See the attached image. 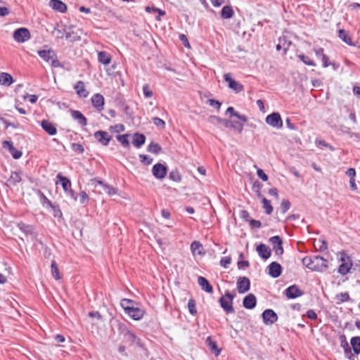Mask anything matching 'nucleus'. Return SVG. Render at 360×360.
Listing matches in <instances>:
<instances>
[{
  "instance_id": "42",
  "label": "nucleus",
  "mask_w": 360,
  "mask_h": 360,
  "mask_svg": "<svg viewBox=\"0 0 360 360\" xmlns=\"http://www.w3.org/2000/svg\"><path fill=\"white\" fill-rule=\"evenodd\" d=\"M263 207L267 214H271L273 212V207L271 205L270 201L266 198H262Z\"/></svg>"
},
{
  "instance_id": "48",
  "label": "nucleus",
  "mask_w": 360,
  "mask_h": 360,
  "mask_svg": "<svg viewBox=\"0 0 360 360\" xmlns=\"http://www.w3.org/2000/svg\"><path fill=\"white\" fill-rule=\"evenodd\" d=\"M143 91L144 96L146 98H150L153 96V91L150 89V86L148 84H145L143 86Z\"/></svg>"
},
{
  "instance_id": "28",
  "label": "nucleus",
  "mask_w": 360,
  "mask_h": 360,
  "mask_svg": "<svg viewBox=\"0 0 360 360\" xmlns=\"http://www.w3.org/2000/svg\"><path fill=\"white\" fill-rule=\"evenodd\" d=\"M13 82L12 76L6 72L0 74V84L5 86H10Z\"/></svg>"
},
{
  "instance_id": "16",
  "label": "nucleus",
  "mask_w": 360,
  "mask_h": 360,
  "mask_svg": "<svg viewBox=\"0 0 360 360\" xmlns=\"http://www.w3.org/2000/svg\"><path fill=\"white\" fill-rule=\"evenodd\" d=\"M42 129L49 135L53 136L57 133L56 126L49 120H44L41 122Z\"/></svg>"
},
{
  "instance_id": "25",
  "label": "nucleus",
  "mask_w": 360,
  "mask_h": 360,
  "mask_svg": "<svg viewBox=\"0 0 360 360\" xmlns=\"http://www.w3.org/2000/svg\"><path fill=\"white\" fill-rule=\"evenodd\" d=\"M39 56L45 61L49 62L56 57L54 51L51 49H44L38 51Z\"/></svg>"
},
{
  "instance_id": "24",
  "label": "nucleus",
  "mask_w": 360,
  "mask_h": 360,
  "mask_svg": "<svg viewBox=\"0 0 360 360\" xmlns=\"http://www.w3.org/2000/svg\"><path fill=\"white\" fill-rule=\"evenodd\" d=\"M49 6L60 13H64L67 10L66 5L60 0H51L49 1Z\"/></svg>"
},
{
  "instance_id": "30",
  "label": "nucleus",
  "mask_w": 360,
  "mask_h": 360,
  "mask_svg": "<svg viewBox=\"0 0 360 360\" xmlns=\"http://www.w3.org/2000/svg\"><path fill=\"white\" fill-rule=\"evenodd\" d=\"M350 344L352 347L354 353L355 354H360V337H353L350 340Z\"/></svg>"
},
{
  "instance_id": "23",
  "label": "nucleus",
  "mask_w": 360,
  "mask_h": 360,
  "mask_svg": "<svg viewBox=\"0 0 360 360\" xmlns=\"http://www.w3.org/2000/svg\"><path fill=\"white\" fill-rule=\"evenodd\" d=\"M198 283L202 290L208 293H212L213 292L212 286L205 277L199 276L198 278Z\"/></svg>"
},
{
  "instance_id": "58",
  "label": "nucleus",
  "mask_w": 360,
  "mask_h": 360,
  "mask_svg": "<svg viewBox=\"0 0 360 360\" xmlns=\"http://www.w3.org/2000/svg\"><path fill=\"white\" fill-rule=\"evenodd\" d=\"M249 223L252 229H259L262 226V223L258 220L251 219Z\"/></svg>"
},
{
  "instance_id": "59",
  "label": "nucleus",
  "mask_w": 360,
  "mask_h": 360,
  "mask_svg": "<svg viewBox=\"0 0 360 360\" xmlns=\"http://www.w3.org/2000/svg\"><path fill=\"white\" fill-rule=\"evenodd\" d=\"M240 217L243 219L245 221L250 222V221L252 219L250 218V216L249 214V212L246 210H242L240 212Z\"/></svg>"
},
{
  "instance_id": "50",
  "label": "nucleus",
  "mask_w": 360,
  "mask_h": 360,
  "mask_svg": "<svg viewBox=\"0 0 360 360\" xmlns=\"http://www.w3.org/2000/svg\"><path fill=\"white\" fill-rule=\"evenodd\" d=\"M336 298L340 302H347L349 300V295L348 292H340L336 295Z\"/></svg>"
},
{
  "instance_id": "56",
  "label": "nucleus",
  "mask_w": 360,
  "mask_h": 360,
  "mask_svg": "<svg viewBox=\"0 0 360 360\" xmlns=\"http://www.w3.org/2000/svg\"><path fill=\"white\" fill-rule=\"evenodd\" d=\"M257 174L262 181H266L268 180V176L262 169H257Z\"/></svg>"
},
{
  "instance_id": "20",
  "label": "nucleus",
  "mask_w": 360,
  "mask_h": 360,
  "mask_svg": "<svg viewBox=\"0 0 360 360\" xmlns=\"http://www.w3.org/2000/svg\"><path fill=\"white\" fill-rule=\"evenodd\" d=\"M257 304L256 297L253 294H249L245 296L243 301V307L246 309H253Z\"/></svg>"
},
{
  "instance_id": "60",
  "label": "nucleus",
  "mask_w": 360,
  "mask_h": 360,
  "mask_svg": "<svg viewBox=\"0 0 360 360\" xmlns=\"http://www.w3.org/2000/svg\"><path fill=\"white\" fill-rule=\"evenodd\" d=\"M202 248V245L198 241H193L191 245V249L193 252Z\"/></svg>"
},
{
  "instance_id": "22",
  "label": "nucleus",
  "mask_w": 360,
  "mask_h": 360,
  "mask_svg": "<svg viewBox=\"0 0 360 360\" xmlns=\"http://www.w3.org/2000/svg\"><path fill=\"white\" fill-rule=\"evenodd\" d=\"M77 94L81 98H86L89 95L88 91L85 88L84 83L82 81L77 82L74 86Z\"/></svg>"
},
{
  "instance_id": "52",
  "label": "nucleus",
  "mask_w": 360,
  "mask_h": 360,
  "mask_svg": "<svg viewBox=\"0 0 360 360\" xmlns=\"http://www.w3.org/2000/svg\"><path fill=\"white\" fill-rule=\"evenodd\" d=\"M231 262V258L230 257H222L220 260V264L224 268L226 269Z\"/></svg>"
},
{
  "instance_id": "64",
  "label": "nucleus",
  "mask_w": 360,
  "mask_h": 360,
  "mask_svg": "<svg viewBox=\"0 0 360 360\" xmlns=\"http://www.w3.org/2000/svg\"><path fill=\"white\" fill-rule=\"evenodd\" d=\"M347 134H349L350 138L354 139V141H360V134L353 133V132H350V131H348Z\"/></svg>"
},
{
  "instance_id": "15",
  "label": "nucleus",
  "mask_w": 360,
  "mask_h": 360,
  "mask_svg": "<svg viewBox=\"0 0 360 360\" xmlns=\"http://www.w3.org/2000/svg\"><path fill=\"white\" fill-rule=\"evenodd\" d=\"M70 115L75 120L77 121L78 124L80 126L84 127L87 124L86 118L80 111L76 110H71Z\"/></svg>"
},
{
  "instance_id": "44",
  "label": "nucleus",
  "mask_w": 360,
  "mask_h": 360,
  "mask_svg": "<svg viewBox=\"0 0 360 360\" xmlns=\"http://www.w3.org/2000/svg\"><path fill=\"white\" fill-rule=\"evenodd\" d=\"M128 134L118 135L117 139L126 148L129 147V142L128 141Z\"/></svg>"
},
{
  "instance_id": "63",
  "label": "nucleus",
  "mask_w": 360,
  "mask_h": 360,
  "mask_svg": "<svg viewBox=\"0 0 360 360\" xmlns=\"http://www.w3.org/2000/svg\"><path fill=\"white\" fill-rule=\"evenodd\" d=\"M208 103L211 106L216 108L218 110L220 108L221 105L220 102L214 99H209Z\"/></svg>"
},
{
  "instance_id": "47",
  "label": "nucleus",
  "mask_w": 360,
  "mask_h": 360,
  "mask_svg": "<svg viewBox=\"0 0 360 360\" xmlns=\"http://www.w3.org/2000/svg\"><path fill=\"white\" fill-rule=\"evenodd\" d=\"M207 342L208 343V345L212 349V350L215 351L216 356H218L220 353V350L217 349L216 342L212 341L210 337L207 338Z\"/></svg>"
},
{
  "instance_id": "43",
  "label": "nucleus",
  "mask_w": 360,
  "mask_h": 360,
  "mask_svg": "<svg viewBox=\"0 0 360 360\" xmlns=\"http://www.w3.org/2000/svg\"><path fill=\"white\" fill-rule=\"evenodd\" d=\"M188 308L189 312L192 315H195L197 314L196 304H195V300L190 299L188 300Z\"/></svg>"
},
{
  "instance_id": "45",
  "label": "nucleus",
  "mask_w": 360,
  "mask_h": 360,
  "mask_svg": "<svg viewBox=\"0 0 360 360\" xmlns=\"http://www.w3.org/2000/svg\"><path fill=\"white\" fill-rule=\"evenodd\" d=\"M298 58L306 65L309 66H316V63L314 60H311L308 56L304 54H300Z\"/></svg>"
},
{
  "instance_id": "54",
  "label": "nucleus",
  "mask_w": 360,
  "mask_h": 360,
  "mask_svg": "<svg viewBox=\"0 0 360 360\" xmlns=\"http://www.w3.org/2000/svg\"><path fill=\"white\" fill-rule=\"evenodd\" d=\"M72 149L78 153H82L84 150L82 145L76 143L72 144Z\"/></svg>"
},
{
  "instance_id": "62",
  "label": "nucleus",
  "mask_w": 360,
  "mask_h": 360,
  "mask_svg": "<svg viewBox=\"0 0 360 360\" xmlns=\"http://www.w3.org/2000/svg\"><path fill=\"white\" fill-rule=\"evenodd\" d=\"M340 346L342 348L347 347V346H349L348 342L347 341L346 336L344 334L340 335Z\"/></svg>"
},
{
  "instance_id": "61",
  "label": "nucleus",
  "mask_w": 360,
  "mask_h": 360,
  "mask_svg": "<svg viewBox=\"0 0 360 360\" xmlns=\"http://www.w3.org/2000/svg\"><path fill=\"white\" fill-rule=\"evenodd\" d=\"M179 39L181 41V42L183 43V44L184 45L185 47H188V48L190 47V44L188 42L187 37L185 34H180Z\"/></svg>"
},
{
  "instance_id": "34",
  "label": "nucleus",
  "mask_w": 360,
  "mask_h": 360,
  "mask_svg": "<svg viewBox=\"0 0 360 360\" xmlns=\"http://www.w3.org/2000/svg\"><path fill=\"white\" fill-rule=\"evenodd\" d=\"M221 17L224 19H229L233 15V10L230 6H225L223 7L221 12Z\"/></svg>"
},
{
  "instance_id": "40",
  "label": "nucleus",
  "mask_w": 360,
  "mask_h": 360,
  "mask_svg": "<svg viewBox=\"0 0 360 360\" xmlns=\"http://www.w3.org/2000/svg\"><path fill=\"white\" fill-rule=\"evenodd\" d=\"M21 181V177L18 172H12L8 181L9 184L15 185Z\"/></svg>"
},
{
  "instance_id": "21",
  "label": "nucleus",
  "mask_w": 360,
  "mask_h": 360,
  "mask_svg": "<svg viewBox=\"0 0 360 360\" xmlns=\"http://www.w3.org/2000/svg\"><path fill=\"white\" fill-rule=\"evenodd\" d=\"M18 227L27 236H32V238H36L37 236L34 231V228L31 225H27L24 223L18 224Z\"/></svg>"
},
{
  "instance_id": "37",
  "label": "nucleus",
  "mask_w": 360,
  "mask_h": 360,
  "mask_svg": "<svg viewBox=\"0 0 360 360\" xmlns=\"http://www.w3.org/2000/svg\"><path fill=\"white\" fill-rule=\"evenodd\" d=\"M51 268V274H52L53 277L56 280L60 279L61 277H60V275L59 273V270H58L57 264L55 261H52Z\"/></svg>"
},
{
  "instance_id": "53",
  "label": "nucleus",
  "mask_w": 360,
  "mask_h": 360,
  "mask_svg": "<svg viewBox=\"0 0 360 360\" xmlns=\"http://www.w3.org/2000/svg\"><path fill=\"white\" fill-rule=\"evenodd\" d=\"M65 38L67 39H70L71 41H75L79 40L80 37L77 35H75L74 32H65Z\"/></svg>"
},
{
  "instance_id": "49",
  "label": "nucleus",
  "mask_w": 360,
  "mask_h": 360,
  "mask_svg": "<svg viewBox=\"0 0 360 360\" xmlns=\"http://www.w3.org/2000/svg\"><path fill=\"white\" fill-rule=\"evenodd\" d=\"M290 207V202L288 200H283L281 203V209L283 213H285Z\"/></svg>"
},
{
  "instance_id": "12",
  "label": "nucleus",
  "mask_w": 360,
  "mask_h": 360,
  "mask_svg": "<svg viewBox=\"0 0 360 360\" xmlns=\"http://www.w3.org/2000/svg\"><path fill=\"white\" fill-rule=\"evenodd\" d=\"M127 313L131 319L134 320H140L143 318L145 311L143 309L138 307L136 305L131 309H127Z\"/></svg>"
},
{
  "instance_id": "29",
  "label": "nucleus",
  "mask_w": 360,
  "mask_h": 360,
  "mask_svg": "<svg viewBox=\"0 0 360 360\" xmlns=\"http://www.w3.org/2000/svg\"><path fill=\"white\" fill-rule=\"evenodd\" d=\"M338 37L347 44L353 46L352 40L349 33L345 30H340L338 32Z\"/></svg>"
},
{
  "instance_id": "10",
  "label": "nucleus",
  "mask_w": 360,
  "mask_h": 360,
  "mask_svg": "<svg viewBox=\"0 0 360 360\" xmlns=\"http://www.w3.org/2000/svg\"><path fill=\"white\" fill-rule=\"evenodd\" d=\"M270 243L273 245V250L278 255H281L283 253V248L282 246L283 241L278 236H275L269 239Z\"/></svg>"
},
{
  "instance_id": "35",
  "label": "nucleus",
  "mask_w": 360,
  "mask_h": 360,
  "mask_svg": "<svg viewBox=\"0 0 360 360\" xmlns=\"http://www.w3.org/2000/svg\"><path fill=\"white\" fill-rule=\"evenodd\" d=\"M120 304L125 311L126 314L128 312L127 309H131L133 307L137 305L136 303L129 299H122L121 300Z\"/></svg>"
},
{
  "instance_id": "51",
  "label": "nucleus",
  "mask_w": 360,
  "mask_h": 360,
  "mask_svg": "<svg viewBox=\"0 0 360 360\" xmlns=\"http://www.w3.org/2000/svg\"><path fill=\"white\" fill-rule=\"evenodd\" d=\"M153 124L157 127H160L162 129L165 127V122L162 119L155 117L153 118Z\"/></svg>"
},
{
  "instance_id": "55",
  "label": "nucleus",
  "mask_w": 360,
  "mask_h": 360,
  "mask_svg": "<svg viewBox=\"0 0 360 360\" xmlns=\"http://www.w3.org/2000/svg\"><path fill=\"white\" fill-rule=\"evenodd\" d=\"M89 198L85 191H82L79 193V201L82 204H85L88 202Z\"/></svg>"
},
{
  "instance_id": "27",
  "label": "nucleus",
  "mask_w": 360,
  "mask_h": 360,
  "mask_svg": "<svg viewBox=\"0 0 360 360\" xmlns=\"http://www.w3.org/2000/svg\"><path fill=\"white\" fill-rule=\"evenodd\" d=\"M146 141V137L143 134L136 133L133 137V145L136 148H140L144 144Z\"/></svg>"
},
{
  "instance_id": "3",
  "label": "nucleus",
  "mask_w": 360,
  "mask_h": 360,
  "mask_svg": "<svg viewBox=\"0 0 360 360\" xmlns=\"http://www.w3.org/2000/svg\"><path fill=\"white\" fill-rule=\"evenodd\" d=\"M233 298L234 296L229 291H226L224 295L219 299L221 307L227 314L233 313L234 311L233 307Z\"/></svg>"
},
{
  "instance_id": "18",
  "label": "nucleus",
  "mask_w": 360,
  "mask_h": 360,
  "mask_svg": "<svg viewBox=\"0 0 360 360\" xmlns=\"http://www.w3.org/2000/svg\"><path fill=\"white\" fill-rule=\"evenodd\" d=\"M91 103L94 108L101 111L103 109L104 98L101 94H96L91 97Z\"/></svg>"
},
{
  "instance_id": "38",
  "label": "nucleus",
  "mask_w": 360,
  "mask_h": 360,
  "mask_svg": "<svg viewBox=\"0 0 360 360\" xmlns=\"http://www.w3.org/2000/svg\"><path fill=\"white\" fill-rule=\"evenodd\" d=\"M148 151L154 154H158L161 150V146L158 143L152 142L148 146Z\"/></svg>"
},
{
  "instance_id": "26",
  "label": "nucleus",
  "mask_w": 360,
  "mask_h": 360,
  "mask_svg": "<svg viewBox=\"0 0 360 360\" xmlns=\"http://www.w3.org/2000/svg\"><path fill=\"white\" fill-rule=\"evenodd\" d=\"M342 263L340 265L338 268V273L342 276L346 275L352 266V264L351 262H345V259L343 257L341 258Z\"/></svg>"
},
{
  "instance_id": "6",
  "label": "nucleus",
  "mask_w": 360,
  "mask_h": 360,
  "mask_svg": "<svg viewBox=\"0 0 360 360\" xmlns=\"http://www.w3.org/2000/svg\"><path fill=\"white\" fill-rule=\"evenodd\" d=\"M224 80L228 83V86L236 93H239L243 90V86L240 83L234 80L230 73H226L224 75Z\"/></svg>"
},
{
  "instance_id": "41",
  "label": "nucleus",
  "mask_w": 360,
  "mask_h": 360,
  "mask_svg": "<svg viewBox=\"0 0 360 360\" xmlns=\"http://www.w3.org/2000/svg\"><path fill=\"white\" fill-rule=\"evenodd\" d=\"M9 152L14 159H19L22 155L21 151L13 146V144H9Z\"/></svg>"
},
{
  "instance_id": "14",
  "label": "nucleus",
  "mask_w": 360,
  "mask_h": 360,
  "mask_svg": "<svg viewBox=\"0 0 360 360\" xmlns=\"http://www.w3.org/2000/svg\"><path fill=\"white\" fill-rule=\"evenodd\" d=\"M94 137L103 146L108 145L111 139V136L108 133L104 131H98L95 132Z\"/></svg>"
},
{
  "instance_id": "1",
  "label": "nucleus",
  "mask_w": 360,
  "mask_h": 360,
  "mask_svg": "<svg viewBox=\"0 0 360 360\" xmlns=\"http://www.w3.org/2000/svg\"><path fill=\"white\" fill-rule=\"evenodd\" d=\"M303 265L314 271L323 272L328 269V262L321 256H307L302 260Z\"/></svg>"
},
{
  "instance_id": "36",
  "label": "nucleus",
  "mask_w": 360,
  "mask_h": 360,
  "mask_svg": "<svg viewBox=\"0 0 360 360\" xmlns=\"http://www.w3.org/2000/svg\"><path fill=\"white\" fill-rule=\"evenodd\" d=\"M91 181V185L94 186L95 189H98L97 191L98 193H104L103 192V187L108 186L107 184H104L101 181H98V180H96V179H92Z\"/></svg>"
},
{
  "instance_id": "9",
  "label": "nucleus",
  "mask_w": 360,
  "mask_h": 360,
  "mask_svg": "<svg viewBox=\"0 0 360 360\" xmlns=\"http://www.w3.org/2000/svg\"><path fill=\"white\" fill-rule=\"evenodd\" d=\"M263 321L266 325H271L278 320V316L272 309H266L262 313Z\"/></svg>"
},
{
  "instance_id": "5",
  "label": "nucleus",
  "mask_w": 360,
  "mask_h": 360,
  "mask_svg": "<svg viewBox=\"0 0 360 360\" xmlns=\"http://www.w3.org/2000/svg\"><path fill=\"white\" fill-rule=\"evenodd\" d=\"M14 39L19 43L27 41L30 38V34L27 28H19L13 32Z\"/></svg>"
},
{
  "instance_id": "33",
  "label": "nucleus",
  "mask_w": 360,
  "mask_h": 360,
  "mask_svg": "<svg viewBox=\"0 0 360 360\" xmlns=\"http://www.w3.org/2000/svg\"><path fill=\"white\" fill-rule=\"evenodd\" d=\"M226 113H229L230 116L237 117L242 123L246 122L248 119L245 115H240L238 112H235L233 107H229L226 110Z\"/></svg>"
},
{
  "instance_id": "32",
  "label": "nucleus",
  "mask_w": 360,
  "mask_h": 360,
  "mask_svg": "<svg viewBox=\"0 0 360 360\" xmlns=\"http://www.w3.org/2000/svg\"><path fill=\"white\" fill-rule=\"evenodd\" d=\"M57 179H59L60 182L61 183L64 191L68 192V190L71 188V182L70 179L60 174L57 175Z\"/></svg>"
},
{
  "instance_id": "19",
  "label": "nucleus",
  "mask_w": 360,
  "mask_h": 360,
  "mask_svg": "<svg viewBox=\"0 0 360 360\" xmlns=\"http://www.w3.org/2000/svg\"><path fill=\"white\" fill-rule=\"evenodd\" d=\"M120 330L126 341L130 343H134L135 342L136 338V335L131 331H130L124 325L120 326Z\"/></svg>"
},
{
  "instance_id": "7",
  "label": "nucleus",
  "mask_w": 360,
  "mask_h": 360,
  "mask_svg": "<svg viewBox=\"0 0 360 360\" xmlns=\"http://www.w3.org/2000/svg\"><path fill=\"white\" fill-rule=\"evenodd\" d=\"M167 173V167L161 164L157 163L153 165L152 169L153 175L158 179H162L165 177Z\"/></svg>"
},
{
  "instance_id": "4",
  "label": "nucleus",
  "mask_w": 360,
  "mask_h": 360,
  "mask_svg": "<svg viewBox=\"0 0 360 360\" xmlns=\"http://www.w3.org/2000/svg\"><path fill=\"white\" fill-rule=\"evenodd\" d=\"M265 121L269 125L281 129L283 127V121L278 112H273L266 117Z\"/></svg>"
},
{
  "instance_id": "39",
  "label": "nucleus",
  "mask_w": 360,
  "mask_h": 360,
  "mask_svg": "<svg viewBox=\"0 0 360 360\" xmlns=\"http://www.w3.org/2000/svg\"><path fill=\"white\" fill-rule=\"evenodd\" d=\"M169 178L175 182H180L181 181V176L177 169H174L170 172Z\"/></svg>"
},
{
  "instance_id": "31",
  "label": "nucleus",
  "mask_w": 360,
  "mask_h": 360,
  "mask_svg": "<svg viewBox=\"0 0 360 360\" xmlns=\"http://www.w3.org/2000/svg\"><path fill=\"white\" fill-rule=\"evenodd\" d=\"M98 60L103 65H108L111 61V57L105 51H99L98 53Z\"/></svg>"
},
{
  "instance_id": "57",
  "label": "nucleus",
  "mask_w": 360,
  "mask_h": 360,
  "mask_svg": "<svg viewBox=\"0 0 360 360\" xmlns=\"http://www.w3.org/2000/svg\"><path fill=\"white\" fill-rule=\"evenodd\" d=\"M103 192L108 193L110 195H112L116 193V190L113 187L108 185V186L103 187Z\"/></svg>"
},
{
  "instance_id": "13",
  "label": "nucleus",
  "mask_w": 360,
  "mask_h": 360,
  "mask_svg": "<svg viewBox=\"0 0 360 360\" xmlns=\"http://www.w3.org/2000/svg\"><path fill=\"white\" fill-rule=\"evenodd\" d=\"M256 251L261 258L267 259L270 257L271 252L270 248L264 243H261L256 248Z\"/></svg>"
},
{
  "instance_id": "2",
  "label": "nucleus",
  "mask_w": 360,
  "mask_h": 360,
  "mask_svg": "<svg viewBox=\"0 0 360 360\" xmlns=\"http://www.w3.org/2000/svg\"><path fill=\"white\" fill-rule=\"evenodd\" d=\"M209 121L212 123H221L226 128H232L237 131L239 134L242 132L243 129V123L240 121H231L225 119H221L217 116H210Z\"/></svg>"
},
{
  "instance_id": "46",
  "label": "nucleus",
  "mask_w": 360,
  "mask_h": 360,
  "mask_svg": "<svg viewBox=\"0 0 360 360\" xmlns=\"http://www.w3.org/2000/svg\"><path fill=\"white\" fill-rule=\"evenodd\" d=\"M139 159H140V161L143 165H149L152 164V162L153 161V159L152 158H150L148 155H144V154H140Z\"/></svg>"
},
{
  "instance_id": "11",
  "label": "nucleus",
  "mask_w": 360,
  "mask_h": 360,
  "mask_svg": "<svg viewBox=\"0 0 360 360\" xmlns=\"http://www.w3.org/2000/svg\"><path fill=\"white\" fill-rule=\"evenodd\" d=\"M284 293L288 299H295L303 295V292L296 285L288 287Z\"/></svg>"
},
{
  "instance_id": "8",
  "label": "nucleus",
  "mask_w": 360,
  "mask_h": 360,
  "mask_svg": "<svg viewBox=\"0 0 360 360\" xmlns=\"http://www.w3.org/2000/svg\"><path fill=\"white\" fill-rule=\"evenodd\" d=\"M237 290L239 293H245L250 290V281L248 278L243 276L239 277L237 281Z\"/></svg>"
},
{
  "instance_id": "17",
  "label": "nucleus",
  "mask_w": 360,
  "mask_h": 360,
  "mask_svg": "<svg viewBox=\"0 0 360 360\" xmlns=\"http://www.w3.org/2000/svg\"><path fill=\"white\" fill-rule=\"evenodd\" d=\"M269 274L273 278H278L281 274V266L276 262H273L269 265Z\"/></svg>"
}]
</instances>
